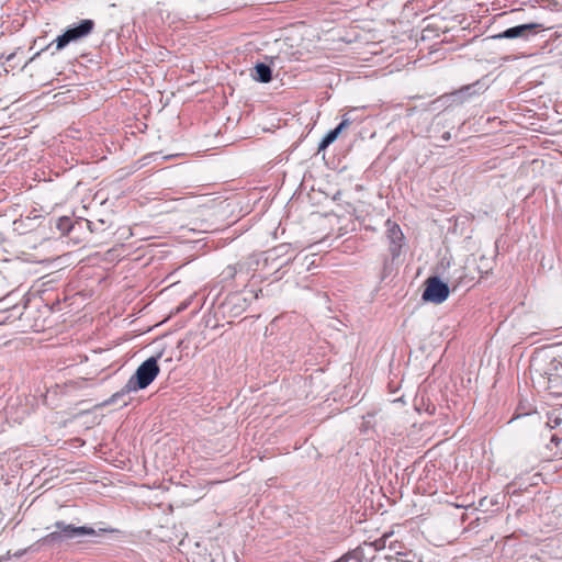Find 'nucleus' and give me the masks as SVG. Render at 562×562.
<instances>
[{"label": "nucleus", "instance_id": "f8f14e48", "mask_svg": "<svg viewBox=\"0 0 562 562\" xmlns=\"http://www.w3.org/2000/svg\"><path fill=\"white\" fill-rule=\"evenodd\" d=\"M541 474L536 473L532 476L529 477V486H536L539 484V481H541Z\"/></svg>", "mask_w": 562, "mask_h": 562}, {"label": "nucleus", "instance_id": "f03ea898", "mask_svg": "<svg viewBox=\"0 0 562 562\" xmlns=\"http://www.w3.org/2000/svg\"><path fill=\"white\" fill-rule=\"evenodd\" d=\"M56 531H53L46 536V540L49 542L60 541L63 539H77L83 536H93L95 531L91 527H75L72 525H66L64 522L56 524Z\"/></svg>", "mask_w": 562, "mask_h": 562}, {"label": "nucleus", "instance_id": "2eb2a0df", "mask_svg": "<svg viewBox=\"0 0 562 562\" xmlns=\"http://www.w3.org/2000/svg\"><path fill=\"white\" fill-rule=\"evenodd\" d=\"M456 507H468L469 504L465 503H454Z\"/></svg>", "mask_w": 562, "mask_h": 562}, {"label": "nucleus", "instance_id": "f3484780", "mask_svg": "<svg viewBox=\"0 0 562 562\" xmlns=\"http://www.w3.org/2000/svg\"><path fill=\"white\" fill-rule=\"evenodd\" d=\"M521 409H522L521 407H518V413H517L516 417H520V416L525 415V413L521 412Z\"/></svg>", "mask_w": 562, "mask_h": 562}, {"label": "nucleus", "instance_id": "6e6552de", "mask_svg": "<svg viewBox=\"0 0 562 562\" xmlns=\"http://www.w3.org/2000/svg\"><path fill=\"white\" fill-rule=\"evenodd\" d=\"M255 69H256L257 79L260 82L267 83V82L271 81L272 72L268 65L260 63V64L256 65Z\"/></svg>", "mask_w": 562, "mask_h": 562}, {"label": "nucleus", "instance_id": "1a4fd4ad", "mask_svg": "<svg viewBox=\"0 0 562 562\" xmlns=\"http://www.w3.org/2000/svg\"><path fill=\"white\" fill-rule=\"evenodd\" d=\"M392 532H385L380 539H376L373 542H364L366 547L371 551L372 554L374 552L383 550L386 546V539L390 538Z\"/></svg>", "mask_w": 562, "mask_h": 562}, {"label": "nucleus", "instance_id": "aec40b11", "mask_svg": "<svg viewBox=\"0 0 562 562\" xmlns=\"http://www.w3.org/2000/svg\"><path fill=\"white\" fill-rule=\"evenodd\" d=\"M485 501H486V497L482 498V499L480 501V506H483Z\"/></svg>", "mask_w": 562, "mask_h": 562}, {"label": "nucleus", "instance_id": "a211bd4d", "mask_svg": "<svg viewBox=\"0 0 562 562\" xmlns=\"http://www.w3.org/2000/svg\"><path fill=\"white\" fill-rule=\"evenodd\" d=\"M533 123H529V131L537 132L538 130L536 127H532Z\"/></svg>", "mask_w": 562, "mask_h": 562}, {"label": "nucleus", "instance_id": "9b49d317", "mask_svg": "<svg viewBox=\"0 0 562 562\" xmlns=\"http://www.w3.org/2000/svg\"><path fill=\"white\" fill-rule=\"evenodd\" d=\"M57 228L61 233H69L71 229L75 228V225L72 224L69 217H60L57 222Z\"/></svg>", "mask_w": 562, "mask_h": 562}, {"label": "nucleus", "instance_id": "412c9836", "mask_svg": "<svg viewBox=\"0 0 562 562\" xmlns=\"http://www.w3.org/2000/svg\"><path fill=\"white\" fill-rule=\"evenodd\" d=\"M449 137H450L449 133H446L445 138L448 139Z\"/></svg>", "mask_w": 562, "mask_h": 562}, {"label": "nucleus", "instance_id": "7ed1b4c3", "mask_svg": "<svg viewBox=\"0 0 562 562\" xmlns=\"http://www.w3.org/2000/svg\"><path fill=\"white\" fill-rule=\"evenodd\" d=\"M449 286L438 277H430L425 281L423 300L435 304L445 302L449 296Z\"/></svg>", "mask_w": 562, "mask_h": 562}, {"label": "nucleus", "instance_id": "39448f33", "mask_svg": "<svg viewBox=\"0 0 562 562\" xmlns=\"http://www.w3.org/2000/svg\"><path fill=\"white\" fill-rule=\"evenodd\" d=\"M349 125H350V121L348 119H344L336 128L331 130L330 132H328L326 134V136L323 138V140L319 144V149H324L327 146H329L331 143H334L337 139L338 135L341 133V131L347 128Z\"/></svg>", "mask_w": 562, "mask_h": 562}, {"label": "nucleus", "instance_id": "f257e3e1", "mask_svg": "<svg viewBox=\"0 0 562 562\" xmlns=\"http://www.w3.org/2000/svg\"><path fill=\"white\" fill-rule=\"evenodd\" d=\"M160 369L157 358L150 357L145 360L136 370L134 375L126 383L127 391L146 389L159 374Z\"/></svg>", "mask_w": 562, "mask_h": 562}, {"label": "nucleus", "instance_id": "423d86ee", "mask_svg": "<svg viewBox=\"0 0 562 562\" xmlns=\"http://www.w3.org/2000/svg\"><path fill=\"white\" fill-rule=\"evenodd\" d=\"M386 226H387V236L391 239L392 244H394L396 246H401V244L404 239V234H403L400 225L387 220Z\"/></svg>", "mask_w": 562, "mask_h": 562}, {"label": "nucleus", "instance_id": "9d476101", "mask_svg": "<svg viewBox=\"0 0 562 562\" xmlns=\"http://www.w3.org/2000/svg\"><path fill=\"white\" fill-rule=\"evenodd\" d=\"M527 32V24H521L515 27L507 29L501 36L507 38H514L521 36Z\"/></svg>", "mask_w": 562, "mask_h": 562}, {"label": "nucleus", "instance_id": "ddd939ff", "mask_svg": "<svg viewBox=\"0 0 562 562\" xmlns=\"http://www.w3.org/2000/svg\"><path fill=\"white\" fill-rule=\"evenodd\" d=\"M538 144V137L537 136H530L529 137V146H536Z\"/></svg>", "mask_w": 562, "mask_h": 562}, {"label": "nucleus", "instance_id": "20e7f679", "mask_svg": "<svg viewBox=\"0 0 562 562\" xmlns=\"http://www.w3.org/2000/svg\"><path fill=\"white\" fill-rule=\"evenodd\" d=\"M94 27L92 20H82L76 27L68 29L64 34L59 35L56 40V49L65 48L70 42L78 41L89 35Z\"/></svg>", "mask_w": 562, "mask_h": 562}, {"label": "nucleus", "instance_id": "6ab92c4d", "mask_svg": "<svg viewBox=\"0 0 562 562\" xmlns=\"http://www.w3.org/2000/svg\"><path fill=\"white\" fill-rule=\"evenodd\" d=\"M552 441H555V443L558 445L560 439H558L555 436L552 437Z\"/></svg>", "mask_w": 562, "mask_h": 562}, {"label": "nucleus", "instance_id": "0eeeda50", "mask_svg": "<svg viewBox=\"0 0 562 562\" xmlns=\"http://www.w3.org/2000/svg\"><path fill=\"white\" fill-rule=\"evenodd\" d=\"M367 550H369V549L363 543V546L356 548L353 551L349 552L348 554L350 557H352L357 562H370L374 558V554H372L370 551L369 552L370 554L368 555L366 553Z\"/></svg>", "mask_w": 562, "mask_h": 562}, {"label": "nucleus", "instance_id": "dca6fc26", "mask_svg": "<svg viewBox=\"0 0 562 562\" xmlns=\"http://www.w3.org/2000/svg\"><path fill=\"white\" fill-rule=\"evenodd\" d=\"M537 26H538L537 24L529 23V25H528L529 33H530L533 29H536Z\"/></svg>", "mask_w": 562, "mask_h": 562}, {"label": "nucleus", "instance_id": "4468645a", "mask_svg": "<svg viewBox=\"0 0 562 562\" xmlns=\"http://www.w3.org/2000/svg\"><path fill=\"white\" fill-rule=\"evenodd\" d=\"M85 224L87 225V227L90 229V232H93V228H92V222L90 221H85Z\"/></svg>", "mask_w": 562, "mask_h": 562}]
</instances>
